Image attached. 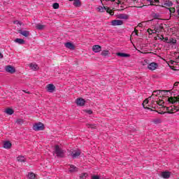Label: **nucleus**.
<instances>
[{
	"mask_svg": "<svg viewBox=\"0 0 179 179\" xmlns=\"http://www.w3.org/2000/svg\"><path fill=\"white\" fill-rule=\"evenodd\" d=\"M169 103H171V104H176L177 101H179V95H176V94H173V96H171L168 98Z\"/></svg>",
	"mask_w": 179,
	"mask_h": 179,
	"instance_id": "3",
	"label": "nucleus"
},
{
	"mask_svg": "<svg viewBox=\"0 0 179 179\" xmlns=\"http://www.w3.org/2000/svg\"><path fill=\"white\" fill-rule=\"evenodd\" d=\"M157 66H159V65L157 64V63H155V62L150 63V64L148 65V68L150 71H155V69H157Z\"/></svg>",
	"mask_w": 179,
	"mask_h": 179,
	"instance_id": "9",
	"label": "nucleus"
},
{
	"mask_svg": "<svg viewBox=\"0 0 179 179\" xmlns=\"http://www.w3.org/2000/svg\"><path fill=\"white\" fill-rule=\"evenodd\" d=\"M14 23H15V24H20V26L22 25V23L17 20L14 21Z\"/></svg>",
	"mask_w": 179,
	"mask_h": 179,
	"instance_id": "46",
	"label": "nucleus"
},
{
	"mask_svg": "<svg viewBox=\"0 0 179 179\" xmlns=\"http://www.w3.org/2000/svg\"><path fill=\"white\" fill-rule=\"evenodd\" d=\"M98 10L99 12H105L106 11V9H107V8H106L105 6H99L98 7Z\"/></svg>",
	"mask_w": 179,
	"mask_h": 179,
	"instance_id": "31",
	"label": "nucleus"
},
{
	"mask_svg": "<svg viewBox=\"0 0 179 179\" xmlns=\"http://www.w3.org/2000/svg\"><path fill=\"white\" fill-rule=\"evenodd\" d=\"M6 114H8V115H12V114H13L15 113V111L13 110V109L12 108H7L6 109Z\"/></svg>",
	"mask_w": 179,
	"mask_h": 179,
	"instance_id": "25",
	"label": "nucleus"
},
{
	"mask_svg": "<svg viewBox=\"0 0 179 179\" xmlns=\"http://www.w3.org/2000/svg\"><path fill=\"white\" fill-rule=\"evenodd\" d=\"M173 111H177V106H171V113H173Z\"/></svg>",
	"mask_w": 179,
	"mask_h": 179,
	"instance_id": "37",
	"label": "nucleus"
},
{
	"mask_svg": "<svg viewBox=\"0 0 179 179\" xmlns=\"http://www.w3.org/2000/svg\"><path fill=\"white\" fill-rule=\"evenodd\" d=\"M112 26H121L124 24V22L121 20H114L111 22Z\"/></svg>",
	"mask_w": 179,
	"mask_h": 179,
	"instance_id": "8",
	"label": "nucleus"
},
{
	"mask_svg": "<svg viewBox=\"0 0 179 179\" xmlns=\"http://www.w3.org/2000/svg\"><path fill=\"white\" fill-rule=\"evenodd\" d=\"M111 2H115V0H109Z\"/></svg>",
	"mask_w": 179,
	"mask_h": 179,
	"instance_id": "55",
	"label": "nucleus"
},
{
	"mask_svg": "<svg viewBox=\"0 0 179 179\" xmlns=\"http://www.w3.org/2000/svg\"><path fill=\"white\" fill-rule=\"evenodd\" d=\"M162 38H164V40H165V41H169V38H167V37H166V38H164L163 36H162Z\"/></svg>",
	"mask_w": 179,
	"mask_h": 179,
	"instance_id": "50",
	"label": "nucleus"
},
{
	"mask_svg": "<svg viewBox=\"0 0 179 179\" xmlns=\"http://www.w3.org/2000/svg\"><path fill=\"white\" fill-rule=\"evenodd\" d=\"M69 173H75L76 171H78V167L75 166V165H69Z\"/></svg>",
	"mask_w": 179,
	"mask_h": 179,
	"instance_id": "15",
	"label": "nucleus"
},
{
	"mask_svg": "<svg viewBox=\"0 0 179 179\" xmlns=\"http://www.w3.org/2000/svg\"><path fill=\"white\" fill-rule=\"evenodd\" d=\"M164 6H168L169 8L173 6V2L169 0H166L164 3Z\"/></svg>",
	"mask_w": 179,
	"mask_h": 179,
	"instance_id": "20",
	"label": "nucleus"
},
{
	"mask_svg": "<svg viewBox=\"0 0 179 179\" xmlns=\"http://www.w3.org/2000/svg\"><path fill=\"white\" fill-rule=\"evenodd\" d=\"M168 9H169L170 13H176V8H169Z\"/></svg>",
	"mask_w": 179,
	"mask_h": 179,
	"instance_id": "38",
	"label": "nucleus"
},
{
	"mask_svg": "<svg viewBox=\"0 0 179 179\" xmlns=\"http://www.w3.org/2000/svg\"><path fill=\"white\" fill-rule=\"evenodd\" d=\"M76 103L80 107H83L86 104V101L83 98H78L76 100Z\"/></svg>",
	"mask_w": 179,
	"mask_h": 179,
	"instance_id": "5",
	"label": "nucleus"
},
{
	"mask_svg": "<svg viewBox=\"0 0 179 179\" xmlns=\"http://www.w3.org/2000/svg\"><path fill=\"white\" fill-rule=\"evenodd\" d=\"M174 13H170V15L171 16H174V15H177V14H173Z\"/></svg>",
	"mask_w": 179,
	"mask_h": 179,
	"instance_id": "53",
	"label": "nucleus"
},
{
	"mask_svg": "<svg viewBox=\"0 0 179 179\" xmlns=\"http://www.w3.org/2000/svg\"><path fill=\"white\" fill-rule=\"evenodd\" d=\"M133 1V2H136V0H132Z\"/></svg>",
	"mask_w": 179,
	"mask_h": 179,
	"instance_id": "57",
	"label": "nucleus"
},
{
	"mask_svg": "<svg viewBox=\"0 0 179 179\" xmlns=\"http://www.w3.org/2000/svg\"><path fill=\"white\" fill-rule=\"evenodd\" d=\"M108 54H110V52L108 50H103L101 53V55H103V57H107V55H108Z\"/></svg>",
	"mask_w": 179,
	"mask_h": 179,
	"instance_id": "32",
	"label": "nucleus"
},
{
	"mask_svg": "<svg viewBox=\"0 0 179 179\" xmlns=\"http://www.w3.org/2000/svg\"><path fill=\"white\" fill-rule=\"evenodd\" d=\"M54 153H55L57 157H65V151L62 150V148H61V147H59L58 145H55Z\"/></svg>",
	"mask_w": 179,
	"mask_h": 179,
	"instance_id": "1",
	"label": "nucleus"
},
{
	"mask_svg": "<svg viewBox=\"0 0 179 179\" xmlns=\"http://www.w3.org/2000/svg\"><path fill=\"white\" fill-rule=\"evenodd\" d=\"M156 103L157 104H158V106H163V104H164V101L159 100V101H157Z\"/></svg>",
	"mask_w": 179,
	"mask_h": 179,
	"instance_id": "36",
	"label": "nucleus"
},
{
	"mask_svg": "<svg viewBox=\"0 0 179 179\" xmlns=\"http://www.w3.org/2000/svg\"><path fill=\"white\" fill-rule=\"evenodd\" d=\"M89 175L85 173H82V175L80 176V178L81 179H86Z\"/></svg>",
	"mask_w": 179,
	"mask_h": 179,
	"instance_id": "34",
	"label": "nucleus"
},
{
	"mask_svg": "<svg viewBox=\"0 0 179 179\" xmlns=\"http://www.w3.org/2000/svg\"><path fill=\"white\" fill-rule=\"evenodd\" d=\"M147 1H148V2H150L151 6H155V4L152 3L153 2V0H147Z\"/></svg>",
	"mask_w": 179,
	"mask_h": 179,
	"instance_id": "47",
	"label": "nucleus"
},
{
	"mask_svg": "<svg viewBox=\"0 0 179 179\" xmlns=\"http://www.w3.org/2000/svg\"><path fill=\"white\" fill-rule=\"evenodd\" d=\"M160 93H162V90L154 91L151 97H153V96H160Z\"/></svg>",
	"mask_w": 179,
	"mask_h": 179,
	"instance_id": "28",
	"label": "nucleus"
},
{
	"mask_svg": "<svg viewBox=\"0 0 179 179\" xmlns=\"http://www.w3.org/2000/svg\"><path fill=\"white\" fill-rule=\"evenodd\" d=\"M19 34H22L24 37H29L30 36V31H23L22 29L18 30Z\"/></svg>",
	"mask_w": 179,
	"mask_h": 179,
	"instance_id": "11",
	"label": "nucleus"
},
{
	"mask_svg": "<svg viewBox=\"0 0 179 179\" xmlns=\"http://www.w3.org/2000/svg\"><path fill=\"white\" fill-rule=\"evenodd\" d=\"M92 51H94V52H100L101 51V46L99 45H94L92 47Z\"/></svg>",
	"mask_w": 179,
	"mask_h": 179,
	"instance_id": "12",
	"label": "nucleus"
},
{
	"mask_svg": "<svg viewBox=\"0 0 179 179\" xmlns=\"http://www.w3.org/2000/svg\"><path fill=\"white\" fill-rule=\"evenodd\" d=\"M69 1H73V0H69Z\"/></svg>",
	"mask_w": 179,
	"mask_h": 179,
	"instance_id": "58",
	"label": "nucleus"
},
{
	"mask_svg": "<svg viewBox=\"0 0 179 179\" xmlns=\"http://www.w3.org/2000/svg\"><path fill=\"white\" fill-rule=\"evenodd\" d=\"M138 26L139 27H141L142 26V24L141 23L138 24Z\"/></svg>",
	"mask_w": 179,
	"mask_h": 179,
	"instance_id": "56",
	"label": "nucleus"
},
{
	"mask_svg": "<svg viewBox=\"0 0 179 179\" xmlns=\"http://www.w3.org/2000/svg\"><path fill=\"white\" fill-rule=\"evenodd\" d=\"M5 69L8 73H15V72H16L15 67L10 65L6 66Z\"/></svg>",
	"mask_w": 179,
	"mask_h": 179,
	"instance_id": "7",
	"label": "nucleus"
},
{
	"mask_svg": "<svg viewBox=\"0 0 179 179\" xmlns=\"http://www.w3.org/2000/svg\"><path fill=\"white\" fill-rule=\"evenodd\" d=\"M92 179H100V177L97 175H93Z\"/></svg>",
	"mask_w": 179,
	"mask_h": 179,
	"instance_id": "41",
	"label": "nucleus"
},
{
	"mask_svg": "<svg viewBox=\"0 0 179 179\" xmlns=\"http://www.w3.org/2000/svg\"><path fill=\"white\" fill-rule=\"evenodd\" d=\"M0 58H3V55H2V53L0 52Z\"/></svg>",
	"mask_w": 179,
	"mask_h": 179,
	"instance_id": "54",
	"label": "nucleus"
},
{
	"mask_svg": "<svg viewBox=\"0 0 179 179\" xmlns=\"http://www.w3.org/2000/svg\"><path fill=\"white\" fill-rule=\"evenodd\" d=\"M117 2H115V5H117V6H118V5H120V3H121V1H120V0H117Z\"/></svg>",
	"mask_w": 179,
	"mask_h": 179,
	"instance_id": "48",
	"label": "nucleus"
},
{
	"mask_svg": "<svg viewBox=\"0 0 179 179\" xmlns=\"http://www.w3.org/2000/svg\"><path fill=\"white\" fill-rule=\"evenodd\" d=\"M66 48H69V50H75V45H73L71 42H67L65 43Z\"/></svg>",
	"mask_w": 179,
	"mask_h": 179,
	"instance_id": "13",
	"label": "nucleus"
},
{
	"mask_svg": "<svg viewBox=\"0 0 179 179\" xmlns=\"http://www.w3.org/2000/svg\"><path fill=\"white\" fill-rule=\"evenodd\" d=\"M52 6H53V9H58L59 8V3H54Z\"/></svg>",
	"mask_w": 179,
	"mask_h": 179,
	"instance_id": "35",
	"label": "nucleus"
},
{
	"mask_svg": "<svg viewBox=\"0 0 179 179\" xmlns=\"http://www.w3.org/2000/svg\"><path fill=\"white\" fill-rule=\"evenodd\" d=\"M15 43H17V44H20L21 45H23L25 41L22 38H16L15 40Z\"/></svg>",
	"mask_w": 179,
	"mask_h": 179,
	"instance_id": "19",
	"label": "nucleus"
},
{
	"mask_svg": "<svg viewBox=\"0 0 179 179\" xmlns=\"http://www.w3.org/2000/svg\"><path fill=\"white\" fill-rule=\"evenodd\" d=\"M80 153L82 152L79 150H71L69 152V156H71L73 159H78V157L80 156Z\"/></svg>",
	"mask_w": 179,
	"mask_h": 179,
	"instance_id": "2",
	"label": "nucleus"
},
{
	"mask_svg": "<svg viewBox=\"0 0 179 179\" xmlns=\"http://www.w3.org/2000/svg\"><path fill=\"white\" fill-rule=\"evenodd\" d=\"M178 85H179V82L175 83L173 85V87H177V86H178Z\"/></svg>",
	"mask_w": 179,
	"mask_h": 179,
	"instance_id": "49",
	"label": "nucleus"
},
{
	"mask_svg": "<svg viewBox=\"0 0 179 179\" xmlns=\"http://www.w3.org/2000/svg\"><path fill=\"white\" fill-rule=\"evenodd\" d=\"M166 111H168V114H173V112H171V106L166 107Z\"/></svg>",
	"mask_w": 179,
	"mask_h": 179,
	"instance_id": "40",
	"label": "nucleus"
},
{
	"mask_svg": "<svg viewBox=\"0 0 179 179\" xmlns=\"http://www.w3.org/2000/svg\"><path fill=\"white\" fill-rule=\"evenodd\" d=\"M151 31H152V33L155 34V33H156L158 31H157V29H156V30H151Z\"/></svg>",
	"mask_w": 179,
	"mask_h": 179,
	"instance_id": "52",
	"label": "nucleus"
},
{
	"mask_svg": "<svg viewBox=\"0 0 179 179\" xmlns=\"http://www.w3.org/2000/svg\"><path fill=\"white\" fill-rule=\"evenodd\" d=\"M45 28V25H43L41 24H37L36 25V29H37V30H44Z\"/></svg>",
	"mask_w": 179,
	"mask_h": 179,
	"instance_id": "21",
	"label": "nucleus"
},
{
	"mask_svg": "<svg viewBox=\"0 0 179 179\" xmlns=\"http://www.w3.org/2000/svg\"><path fill=\"white\" fill-rule=\"evenodd\" d=\"M33 129L34 131H43L44 124L41 122L36 123L33 126Z\"/></svg>",
	"mask_w": 179,
	"mask_h": 179,
	"instance_id": "4",
	"label": "nucleus"
},
{
	"mask_svg": "<svg viewBox=\"0 0 179 179\" xmlns=\"http://www.w3.org/2000/svg\"><path fill=\"white\" fill-rule=\"evenodd\" d=\"M170 176H171V172L170 171H163L161 173V177L162 178L169 179L170 178Z\"/></svg>",
	"mask_w": 179,
	"mask_h": 179,
	"instance_id": "10",
	"label": "nucleus"
},
{
	"mask_svg": "<svg viewBox=\"0 0 179 179\" xmlns=\"http://www.w3.org/2000/svg\"><path fill=\"white\" fill-rule=\"evenodd\" d=\"M88 128H92V129H95L94 124H87Z\"/></svg>",
	"mask_w": 179,
	"mask_h": 179,
	"instance_id": "44",
	"label": "nucleus"
},
{
	"mask_svg": "<svg viewBox=\"0 0 179 179\" xmlns=\"http://www.w3.org/2000/svg\"><path fill=\"white\" fill-rule=\"evenodd\" d=\"M73 5L76 8H80V6H82V3L80 2V0H74Z\"/></svg>",
	"mask_w": 179,
	"mask_h": 179,
	"instance_id": "17",
	"label": "nucleus"
},
{
	"mask_svg": "<svg viewBox=\"0 0 179 179\" xmlns=\"http://www.w3.org/2000/svg\"><path fill=\"white\" fill-rule=\"evenodd\" d=\"M177 15H174L175 17L179 19V8L176 10Z\"/></svg>",
	"mask_w": 179,
	"mask_h": 179,
	"instance_id": "42",
	"label": "nucleus"
},
{
	"mask_svg": "<svg viewBox=\"0 0 179 179\" xmlns=\"http://www.w3.org/2000/svg\"><path fill=\"white\" fill-rule=\"evenodd\" d=\"M149 103V101L148 100H145L143 102V106L144 107V108H146V107H145V104H148Z\"/></svg>",
	"mask_w": 179,
	"mask_h": 179,
	"instance_id": "43",
	"label": "nucleus"
},
{
	"mask_svg": "<svg viewBox=\"0 0 179 179\" xmlns=\"http://www.w3.org/2000/svg\"><path fill=\"white\" fill-rule=\"evenodd\" d=\"M86 113L90 115L93 114V111L92 110H86Z\"/></svg>",
	"mask_w": 179,
	"mask_h": 179,
	"instance_id": "45",
	"label": "nucleus"
},
{
	"mask_svg": "<svg viewBox=\"0 0 179 179\" xmlns=\"http://www.w3.org/2000/svg\"><path fill=\"white\" fill-rule=\"evenodd\" d=\"M155 124H162V120L160 119H155L153 121Z\"/></svg>",
	"mask_w": 179,
	"mask_h": 179,
	"instance_id": "39",
	"label": "nucleus"
},
{
	"mask_svg": "<svg viewBox=\"0 0 179 179\" xmlns=\"http://www.w3.org/2000/svg\"><path fill=\"white\" fill-rule=\"evenodd\" d=\"M28 178L29 179H36V175L34 173H28Z\"/></svg>",
	"mask_w": 179,
	"mask_h": 179,
	"instance_id": "29",
	"label": "nucleus"
},
{
	"mask_svg": "<svg viewBox=\"0 0 179 179\" xmlns=\"http://www.w3.org/2000/svg\"><path fill=\"white\" fill-rule=\"evenodd\" d=\"M17 160L20 163H24V162H26V158H24V156H18L17 157Z\"/></svg>",
	"mask_w": 179,
	"mask_h": 179,
	"instance_id": "18",
	"label": "nucleus"
},
{
	"mask_svg": "<svg viewBox=\"0 0 179 179\" xmlns=\"http://www.w3.org/2000/svg\"><path fill=\"white\" fill-rule=\"evenodd\" d=\"M117 57H121L122 58H127L131 57V55L128 53H124V52H117Z\"/></svg>",
	"mask_w": 179,
	"mask_h": 179,
	"instance_id": "16",
	"label": "nucleus"
},
{
	"mask_svg": "<svg viewBox=\"0 0 179 179\" xmlns=\"http://www.w3.org/2000/svg\"><path fill=\"white\" fill-rule=\"evenodd\" d=\"M169 90H161V93L162 96H167L169 94Z\"/></svg>",
	"mask_w": 179,
	"mask_h": 179,
	"instance_id": "33",
	"label": "nucleus"
},
{
	"mask_svg": "<svg viewBox=\"0 0 179 179\" xmlns=\"http://www.w3.org/2000/svg\"><path fill=\"white\" fill-rule=\"evenodd\" d=\"M46 90L49 92V93H54V92H55V85H54V84H48L46 86Z\"/></svg>",
	"mask_w": 179,
	"mask_h": 179,
	"instance_id": "6",
	"label": "nucleus"
},
{
	"mask_svg": "<svg viewBox=\"0 0 179 179\" xmlns=\"http://www.w3.org/2000/svg\"><path fill=\"white\" fill-rule=\"evenodd\" d=\"M168 44H176L177 43V40L174 38H171L167 41Z\"/></svg>",
	"mask_w": 179,
	"mask_h": 179,
	"instance_id": "27",
	"label": "nucleus"
},
{
	"mask_svg": "<svg viewBox=\"0 0 179 179\" xmlns=\"http://www.w3.org/2000/svg\"><path fill=\"white\" fill-rule=\"evenodd\" d=\"M155 3H159L160 2V0H153Z\"/></svg>",
	"mask_w": 179,
	"mask_h": 179,
	"instance_id": "51",
	"label": "nucleus"
},
{
	"mask_svg": "<svg viewBox=\"0 0 179 179\" xmlns=\"http://www.w3.org/2000/svg\"><path fill=\"white\" fill-rule=\"evenodd\" d=\"M106 9L105 10H106L107 13H109V15H114V11H113L111 9H110V8L108 7H106Z\"/></svg>",
	"mask_w": 179,
	"mask_h": 179,
	"instance_id": "30",
	"label": "nucleus"
},
{
	"mask_svg": "<svg viewBox=\"0 0 179 179\" xmlns=\"http://www.w3.org/2000/svg\"><path fill=\"white\" fill-rule=\"evenodd\" d=\"M152 17L154 18V19H160V17H162L160 15V14L159 13H152Z\"/></svg>",
	"mask_w": 179,
	"mask_h": 179,
	"instance_id": "22",
	"label": "nucleus"
},
{
	"mask_svg": "<svg viewBox=\"0 0 179 179\" xmlns=\"http://www.w3.org/2000/svg\"><path fill=\"white\" fill-rule=\"evenodd\" d=\"M29 66L33 71H37V69H38V66L36 64L31 63Z\"/></svg>",
	"mask_w": 179,
	"mask_h": 179,
	"instance_id": "24",
	"label": "nucleus"
},
{
	"mask_svg": "<svg viewBox=\"0 0 179 179\" xmlns=\"http://www.w3.org/2000/svg\"><path fill=\"white\" fill-rule=\"evenodd\" d=\"M3 148L5 149H10V148H12V143H10V141H4Z\"/></svg>",
	"mask_w": 179,
	"mask_h": 179,
	"instance_id": "14",
	"label": "nucleus"
},
{
	"mask_svg": "<svg viewBox=\"0 0 179 179\" xmlns=\"http://www.w3.org/2000/svg\"><path fill=\"white\" fill-rule=\"evenodd\" d=\"M118 17H119V19H125V20H127V19H128L129 16L127 14H120L118 15Z\"/></svg>",
	"mask_w": 179,
	"mask_h": 179,
	"instance_id": "26",
	"label": "nucleus"
},
{
	"mask_svg": "<svg viewBox=\"0 0 179 179\" xmlns=\"http://www.w3.org/2000/svg\"><path fill=\"white\" fill-rule=\"evenodd\" d=\"M155 30H157L158 31H162V30L164 29V27H163V24H161L159 25H156Z\"/></svg>",
	"mask_w": 179,
	"mask_h": 179,
	"instance_id": "23",
	"label": "nucleus"
}]
</instances>
